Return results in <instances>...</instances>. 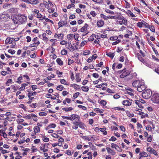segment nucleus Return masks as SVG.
Listing matches in <instances>:
<instances>
[{
    "label": "nucleus",
    "mask_w": 159,
    "mask_h": 159,
    "mask_svg": "<svg viewBox=\"0 0 159 159\" xmlns=\"http://www.w3.org/2000/svg\"><path fill=\"white\" fill-rule=\"evenodd\" d=\"M67 48H68L70 51L72 52L75 50L74 46H72L71 43H69L66 46Z\"/></svg>",
    "instance_id": "obj_20"
},
{
    "label": "nucleus",
    "mask_w": 159,
    "mask_h": 159,
    "mask_svg": "<svg viewBox=\"0 0 159 159\" xmlns=\"http://www.w3.org/2000/svg\"><path fill=\"white\" fill-rule=\"evenodd\" d=\"M22 151L24 152L22 153V155L23 156H24L27 154V152L30 151V149L28 148H24L22 149Z\"/></svg>",
    "instance_id": "obj_31"
},
{
    "label": "nucleus",
    "mask_w": 159,
    "mask_h": 159,
    "mask_svg": "<svg viewBox=\"0 0 159 159\" xmlns=\"http://www.w3.org/2000/svg\"><path fill=\"white\" fill-rule=\"evenodd\" d=\"M106 128H100V130L103 133V135H106L107 134V132L106 131Z\"/></svg>",
    "instance_id": "obj_34"
},
{
    "label": "nucleus",
    "mask_w": 159,
    "mask_h": 159,
    "mask_svg": "<svg viewBox=\"0 0 159 159\" xmlns=\"http://www.w3.org/2000/svg\"><path fill=\"white\" fill-rule=\"evenodd\" d=\"M49 145L48 143H45L43 144H42L41 146L39 147L40 150L43 152H48V146Z\"/></svg>",
    "instance_id": "obj_5"
},
{
    "label": "nucleus",
    "mask_w": 159,
    "mask_h": 159,
    "mask_svg": "<svg viewBox=\"0 0 159 159\" xmlns=\"http://www.w3.org/2000/svg\"><path fill=\"white\" fill-rule=\"evenodd\" d=\"M27 20V16L23 14L15 15L13 17V21L16 24H23Z\"/></svg>",
    "instance_id": "obj_1"
},
{
    "label": "nucleus",
    "mask_w": 159,
    "mask_h": 159,
    "mask_svg": "<svg viewBox=\"0 0 159 159\" xmlns=\"http://www.w3.org/2000/svg\"><path fill=\"white\" fill-rule=\"evenodd\" d=\"M79 126L82 129H84L85 128L84 124L81 122H79Z\"/></svg>",
    "instance_id": "obj_51"
},
{
    "label": "nucleus",
    "mask_w": 159,
    "mask_h": 159,
    "mask_svg": "<svg viewBox=\"0 0 159 159\" xmlns=\"http://www.w3.org/2000/svg\"><path fill=\"white\" fill-rule=\"evenodd\" d=\"M90 14L93 17L96 16L97 15V13L95 11H90Z\"/></svg>",
    "instance_id": "obj_54"
},
{
    "label": "nucleus",
    "mask_w": 159,
    "mask_h": 159,
    "mask_svg": "<svg viewBox=\"0 0 159 159\" xmlns=\"http://www.w3.org/2000/svg\"><path fill=\"white\" fill-rule=\"evenodd\" d=\"M105 11L106 12L111 15H114L115 14V13L113 11H111L108 9H106L105 10Z\"/></svg>",
    "instance_id": "obj_49"
},
{
    "label": "nucleus",
    "mask_w": 159,
    "mask_h": 159,
    "mask_svg": "<svg viewBox=\"0 0 159 159\" xmlns=\"http://www.w3.org/2000/svg\"><path fill=\"white\" fill-rule=\"evenodd\" d=\"M27 91L28 92L27 94L28 97H31L32 96H35L37 94V93L36 92L34 91L32 92L31 91H29L28 90Z\"/></svg>",
    "instance_id": "obj_27"
},
{
    "label": "nucleus",
    "mask_w": 159,
    "mask_h": 159,
    "mask_svg": "<svg viewBox=\"0 0 159 159\" xmlns=\"http://www.w3.org/2000/svg\"><path fill=\"white\" fill-rule=\"evenodd\" d=\"M88 27V25L87 24H85L84 25V26L81 28L80 31L81 32L86 33V34H83V36H84L88 33L86 32L87 30Z\"/></svg>",
    "instance_id": "obj_17"
},
{
    "label": "nucleus",
    "mask_w": 159,
    "mask_h": 159,
    "mask_svg": "<svg viewBox=\"0 0 159 159\" xmlns=\"http://www.w3.org/2000/svg\"><path fill=\"white\" fill-rule=\"evenodd\" d=\"M111 147L112 148H115L117 151L121 152L122 151L121 149L119 147V146L114 143L111 144Z\"/></svg>",
    "instance_id": "obj_19"
},
{
    "label": "nucleus",
    "mask_w": 159,
    "mask_h": 159,
    "mask_svg": "<svg viewBox=\"0 0 159 159\" xmlns=\"http://www.w3.org/2000/svg\"><path fill=\"white\" fill-rule=\"evenodd\" d=\"M127 93L128 94L131 96L133 95V93H132L133 89L130 88H127L126 89Z\"/></svg>",
    "instance_id": "obj_29"
},
{
    "label": "nucleus",
    "mask_w": 159,
    "mask_h": 159,
    "mask_svg": "<svg viewBox=\"0 0 159 159\" xmlns=\"http://www.w3.org/2000/svg\"><path fill=\"white\" fill-rule=\"evenodd\" d=\"M121 74L120 75V77L121 78H124L127 75H128L130 73L129 71L127 70L125 68L121 71Z\"/></svg>",
    "instance_id": "obj_8"
},
{
    "label": "nucleus",
    "mask_w": 159,
    "mask_h": 159,
    "mask_svg": "<svg viewBox=\"0 0 159 159\" xmlns=\"http://www.w3.org/2000/svg\"><path fill=\"white\" fill-rule=\"evenodd\" d=\"M67 37L68 40H71L73 39L74 35L73 34H69L67 35Z\"/></svg>",
    "instance_id": "obj_44"
},
{
    "label": "nucleus",
    "mask_w": 159,
    "mask_h": 159,
    "mask_svg": "<svg viewBox=\"0 0 159 159\" xmlns=\"http://www.w3.org/2000/svg\"><path fill=\"white\" fill-rule=\"evenodd\" d=\"M54 8L52 7H50L48 8V11L49 13H52L54 11Z\"/></svg>",
    "instance_id": "obj_56"
},
{
    "label": "nucleus",
    "mask_w": 159,
    "mask_h": 159,
    "mask_svg": "<svg viewBox=\"0 0 159 159\" xmlns=\"http://www.w3.org/2000/svg\"><path fill=\"white\" fill-rule=\"evenodd\" d=\"M56 62L60 66H62L63 64V61L60 58H57L56 60Z\"/></svg>",
    "instance_id": "obj_30"
},
{
    "label": "nucleus",
    "mask_w": 159,
    "mask_h": 159,
    "mask_svg": "<svg viewBox=\"0 0 159 159\" xmlns=\"http://www.w3.org/2000/svg\"><path fill=\"white\" fill-rule=\"evenodd\" d=\"M142 82L139 80H135L132 83V85L135 88H137L139 87V85L142 84Z\"/></svg>",
    "instance_id": "obj_11"
},
{
    "label": "nucleus",
    "mask_w": 159,
    "mask_h": 159,
    "mask_svg": "<svg viewBox=\"0 0 159 159\" xmlns=\"http://www.w3.org/2000/svg\"><path fill=\"white\" fill-rule=\"evenodd\" d=\"M19 107L20 108L23 109L25 111H26L27 109L26 107L24 104H21L20 105Z\"/></svg>",
    "instance_id": "obj_57"
},
{
    "label": "nucleus",
    "mask_w": 159,
    "mask_h": 159,
    "mask_svg": "<svg viewBox=\"0 0 159 159\" xmlns=\"http://www.w3.org/2000/svg\"><path fill=\"white\" fill-rule=\"evenodd\" d=\"M122 16L120 14H118L117 15H116L115 16H113V19H118V20L120 19H121V16Z\"/></svg>",
    "instance_id": "obj_43"
},
{
    "label": "nucleus",
    "mask_w": 159,
    "mask_h": 159,
    "mask_svg": "<svg viewBox=\"0 0 159 159\" xmlns=\"http://www.w3.org/2000/svg\"><path fill=\"white\" fill-rule=\"evenodd\" d=\"M143 26L146 28H148V24L143 20L142 21Z\"/></svg>",
    "instance_id": "obj_55"
},
{
    "label": "nucleus",
    "mask_w": 159,
    "mask_h": 159,
    "mask_svg": "<svg viewBox=\"0 0 159 159\" xmlns=\"http://www.w3.org/2000/svg\"><path fill=\"white\" fill-rule=\"evenodd\" d=\"M62 110L65 111L66 112H67L72 110H73V108L71 107H69L67 108L64 107L62 108Z\"/></svg>",
    "instance_id": "obj_38"
},
{
    "label": "nucleus",
    "mask_w": 159,
    "mask_h": 159,
    "mask_svg": "<svg viewBox=\"0 0 159 159\" xmlns=\"http://www.w3.org/2000/svg\"><path fill=\"white\" fill-rule=\"evenodd\" d=\"M94 111L96 112L97 113H102L104 111L103 109H101L99 108H96L94 109Z\"/></svg>",
    "instance_id": "obj_39"
},
{
    "label": "nucleus",
    "mask_w": 159,
    "mask_h": 159,
    "mask_svg": "<svg viewBox=\"0 0 159 159\" xmlns=\"http://www.w3.org/2000/svg\"><path fill=\"white\" fill-rule=\"evenodd\" d=\"M22 80V76L19 77L17 79V81L16 82L19 84H20L21 83V80Z\"/></svg>",
    "instance_id": "obj_52"
},
{
    "label": "nucleus",
    "mask_w": 159,
    "mask_h": 159,
    "mask_svg": "<svg viewBox=\"0 0 159 159\" xmlns=\"http://www.w3.org/2000/svg\"><path fill=\"white\" fill-rule=\"evenodd\" d=\"M121 19H119V20H120L119 21V24L120 25L124 24L125 25H126L127 23V19L123 17L122 16H121Z\"/></svg>",
    "instance_id": "obj_15"
},
{
    "label": "nucleus",
    "mask_w": 159,
    "mask_h": 159,
    "mask_svg": "<svg viewBox=\"0 0 159 159\" xmlns=\"http://www.w3.org/2000/svg\"><path fill=\"white\" fill-rule=\"evenodd\" d=\"M126 14L129 17H135V15L130 10H128L126 12Z\"/></svg>",
    "instance_id": "obj_23"
},
{
    "label": "nucleus",
    "mask_w": 159,
    "mask_h": 159,
    "mask_svg": "<svg viewBox=\"0 0 159 159\" xmlns=\"http://www.w3.org/2000/svg\"><path fill=\"white\" fill-rule=\"evenodd\" d=\"M11 5V4H5L3 5L2 7L4 9H7L9 8L10 7V6Z\"/></svg>",
    "instance_id": "obj_42"
},
{
    "label": "nucleus",
    "mask_w": 159,
    "mask_h": 159,
    "mask_svg": "<svg viewBox=\"0 0 159 159\" xmlns=\"http://www.w3.org/2000/svg\"><path fill=\"white\" fill-rule=\"evenodd\" d=\"M100 103L103 106H105L107 104V102L106 101L104 100H102L100 101Z\"/></svg>",
    "instance_id": "obj_62"
},
{
    "label": "nucleus",
    "mask_w": 159,
    "mask_h": 159,
    "mask_svg": "<svg viewBox=\"0 0 159 159\" xmlns=\"http://www.w3.org/2000/svg\"><path fill=\"white\" fill-rule=\"evenodd\" d=\"M56 126V125L55 124H51L49 125L47 127V129L49 128H54Z\"/></svg>",
    "instance_id": "obj_46"
},
{
    "label": "nucleus",
    "mask_w": 159,
    "mask_h": 159,
    "mask_svg": "<svg viewBox=\"0 0 159 159\" xmlns=\"http://www.w3.org/2000/svg\"><path fill=\"white\" fill-rule=\"evenodd\" d=\"M106 55L108 57H110L111 59H113L115 56L114 53H111V52H109L107 53Z\"/></svg>",
    "instance_id": "obj_47"
},
{
    "label": "nucleus",
    "mask_w": 159,
    "mask_h": 159,
    "mask_svg": "<svg viewBox=\"0 0 159 159\" xmlns=\"http://www.w3.org/2000/svg\"><path fill=\"white\" fill-rule=\"evenodd\" d=\"M153 149L152 148H151L150 147L147 148V151L149 152L151 154V153L152 152V151H153Z\"/></svg>",
    "instance_id": "obj_60"
},
{
    "label": "nucleus",
    "mask_w": 159,
    "mask_h": 159,
    "mask_svg": "<svg viewBox=\"0 0 159 159\" xmlns=\"http://www.w3.org/2000/svg\"><path fill=\"white\" fill-rule=\"evenodd\" d=\"M146 88V87L144 83L142 82V84H141L137 88V90L139 92H142L145 90Z\"/></svg>",
    "instance_id": "obj_10"
},
{
    "label": "nucleus",
    "mask_w": 159,
    "mask_h": 159,
    "mask_svg": "<svg viewBox=\"0 0 159 159\" xmlns=\"http://www.w3.org/2000/svg\"><path fill=\"white\" fill-rule=\"evenodd\" d=\"M34 131L36 133H38L40 132V128L38 126H34Z\"/></svg>",
    "instance_id": "obj_37"
},
{
    "label": "nucleus",
    "mask_w": 159,
    "mask_h": 159,
    "mask_svg": "<svg viewBox=\"0 0 159 159\" xmlns=\"http://www.w3.org/2000/svg\"><path fill=\"white\" fill-rule=\"evenodd\" d=\"M101 17L104 20H107V16H105L103 14H100Z\"/></svg>",
    "instance_id": "obj_64"
},
{
    "label": "nucleus",
    "mask_w": 159,
    "mask_h": 159,
    "mask_svg": "<svg viewBox=\"0 0 159 159\" xmlns=\"http://www.w3.org/2000/svg\"><path fill=\"white\" fill-rule=\"evenodd\" d=\"M32 42H34L30 45V47H37L40 44V42L38 40V38L37 37H35L32 39Z\"/></svg>",
    "instance_id": "obj_4"
},
{
    "label": "nucleus",
    "mask_w": 159,
    "mask_h": 159,
    "mask_svg": "<svg viewBox=\"0 0 159 159\" xmlns=\"http://www.w3.org/2000/svg\"><path fill=\"white\" fill-rule=\"evenodd\" d=\"M89 50H86L83 52L84 55L86 56L89 55Z\"/></svg>",
    "instance_id": "obj_58"
},
{
    "label": "nucleus",
    "mask_w": 159,
    "mask_h": 159,
    "mask_svg": "<svg viewBox=\"0 0 159 159\" xmlns=\"http://www.w3.org/2000/svg\"><path fill=\"white\" fill-rule=\"evenodd\" d=\"M71 117L72 120H79L80 119V117L76 114H73L71 115Z\"/></svg>",
    "instance_id": "obj_21"
},
{
    "label": "nucleus",
    "mask_w": 159,
    "mask_h": 159,
    "mask_svg": "<svg viewBox=\"0 0 159 159\" xmlns=\"http://www.w3.org/2000/svg\"><path fill=\"white\" fill-rule=\"evenodd\" d=\"M148 156V154L146 152H140L139 154V159L141 158L142 157H146Z\"/></svg>",
    "instance_id": "obj_24"
},
{
    "label": "nucleus",
    "mask_w": 159,
    "mask_h": 159,
    "mask_svg": "<svg viewBox=\"0 0 159 159\" xmlns=\"http://www.w3.org/2000/svg\"><path fill=\"white\" fill-rule=\"evenodd\" d=\"M70 86L73 87L75 90L79 89L80 88L79 85L75 84H71Z\"/></svg>",
    "instance_id": "obj_28"
},
{
    "label": "nucleus",
    "mask_w": 159,
    "mask_h": 159,
    "mask_svg": "<svg viewBox=\"0 0 159 159\" xmlns=\"http://www.w3.org/2000/svg\"><path fill=\"white\" fill-rule=\"evenodd\" d=\"M28 85L27 84L24 83L21 84V86L19 88V90L20 91H23L25 89V87Z\"/></svg>",
    "instance_id": "obj_32"
},
{
    "label": "nucleus",
    "mask_w": 159,
    "mask_h": 159,
    "mask_svg": "<svg viewBox=\"0 0 159 159\" xmlns=\"http://www.w3.org/2000/svg\"><path fill=\"white\" fill-rule=\"evenodd\" d=\"M97 24L98 27H101L104 25V22L102 20H98L97 21Z\"/></svg>",
    "instance_id": "obj_18"
},
{
    "label": "nucleus",
    "mask_w": 159,
    "mask_h": 159,
    "mask_svg": "<svg viewBox=\"0 0 159 159\" xmlns=\"http://www.w3.org/2000/svg\"><path fill=\"white\" fill-rule=\"evenodd\" d=\"M149 29L152 32H154L155 31V28L154 26L152 25H151V26H149Z\"/></svg>",
    "instance_id": "obj_63"
},
{
    "label": "nucleus",
    "mask_w": 159,
    "mask_h": 159,
    "mask_svg": "<svg viewBox=\"0 0 159 159\" xmlns=\"http://www.w3.org/2000/svg\"><path fill=\"white\" fill-rule=\"evenodd\" d=\"M73 125H72V129H77L79 126V122L77 121H75L73 123Z\"/></svg>",
    "instance_id": "obj_22"
},
{
    "label": "nucleus",
    "mask_w": 159,
    "mask_h": 159,
    "mask_svg": "<svg viewBox=\"0 0 159 159\" xmlns=\"http://www.w3.org/2000/svg\"><path fill=\"white\" fill-rule=\"evenodd\" d=\"M64 89L63 86L61 85H59L57 86V89L59 91H62Z\"/></svg>",
    "instance_id": "obj_45"
},
{
    "label": "nucleus",
    "mask_w": 159,
    "mask_h": 159,
    "mask_svg": "<svg viewBox=\"0 0 159 159\" xmlns=\"http://www.w3.org/2000/svg\"><path fill=\"white\" fill-rule=\"evenodd\" d=\"M44 19L45 20L46 22H49L52 23L53 25L54 24L52 20L48 19V18L44 17Z\"/></svg>",
    "instance_id": "obj_50"
},
{
    "label": "nucleus",
    "mask_w": 159,
    "mask_h": 159,
    "mask_svg": "<svg viewBox=\"0 0 159 159\" xmlns=\"http://www.w3.org/2000/svg\"><path fill=\"white\" fill-rule=\"evenodd\" d=\"M122 104L125 106H129L131 105V102L127 100H125L123 101Z\"/></svg>",
    "instance_id": "obj_26"
},
{
    "label": "nucleus",
    "mask_w": 159,
    "mask_h": 159,
    "mask_svg": "<svg viewBox=\"0 0 159 159\" xmlns=\"http://www.w3.org/2000/svg\"><path fill=\"white\" fill-rule=\"evenodd\" d=\"M64 34H63L55 33L54 37L55 38H57L59 40H61L64 38Z\"/></svg>",
    "instance_id": "obj_9"
},
{
    "label": "nucleus",
    "mask_w": 159,
    "mask_h": 159,
    "mask_svg": "<svg viewBox=\"0 0 159 159\" xmlns=\"http://www.w3.org/2000/svg\"><path fill=\"white\" fill-rule=\"evenodd\" d=\"M39 11L36 9H34L33 12H34L35 14H36L37 15L36 16V17L38 18H39L40 20H43L45 16L42 17V15L41 13H39Z\"/></svg>",
    "instance_id": "obj_7"
},
{
    "label": "nucleus",
    "mask_w": 159,
    "mask_h": 159,
    "mask_svg": "<svg viewBox=\"0 0 159 159\" xmlns=\"http://www.w3.org/2000/svg\"><path fill=\"white\" fill-rule=\"evenodd\" d=\"M76 81L77 82H80L81 80L79 76V74H76L75 75Z\"/></svg>",
    "instance_id": "obj_40"
},
{
    "label": "nucleus",
    "mask_w": 159,
    "mask_h": 159,
    "mask_svg": "<svg viewBox=\"0 0 159 159\" xmlns=\"http://www.w3.org/2000/svg\"><path fill=\"white\" fill-rule=\"evenodd\" d=\"M15 40L14 38L10 37H7L6 38L5 41V44H8L11 43H12L13 41Z\"/></svg>",
    "instance_id": "obj_16"
},
{
    "label": "nucleus",
    "mask_w": 159,
    "mask_h": 159,
    "mask_svg": "<svg viewBox=\"0 0 159 159\" xmlns=\"http://www.w3.org/2000/svg\"><path fill=\"white\" fill-rule=\"evenodd\" d=\"M60 82L62 84H64L66 85H69V84L66 82V80L64 79H60Z\"/></svg>",
    "instance_id": "obj_33"
},
{
    "label": "nucleus",
    "mask_w": 159,
    "mask_h": 159,
    "mask_svg": "<svg viewBox=\"0 0 159 159\" xmlns=\"http://www.w3.org/2000/svg\"><path fill=\"white\" fill-rule=\"evenodd\" d=\"M152 102L156 103H159V94H154L152 95Z\"/></svg>",
    "instance_id": "obj_6"
},
{
    "label": "nucleus",
    "mask_w": 159,
    "mask_h": 159,
    "mask_svg": "<svg viewBox=\"0 0 159 159\" xmlns=\"http://www.w3.org/2000/svg\"><path fill=\"white\" fill-rule=\"evenodd\" d=\"M42 36L43 37L42 39L44 41H47L48 40V37H46V34L45 33H43L42 34Z\"/></svg>",
    "instance_id": "obj_36"
},
{
    "label": "nucleus",
    "mask_w": 159,
    "mask_h": 159,
    "mask_svg": "<svg viewBox=\"0 0 159 159\" xmlns=\"http://www.w3.org/2000/svg\"><path fill=\"white\" fill-rule=\"evenodd\" d=\"M22 1L25 2L27 3L32 4H35L38 3V1L37 0H21Z\"/></svg>",
    "instance_id": "obj_13"
},
{
    "label": "nucleus",
    "mask_w": 159,
    "mask_h": 159,
    "mask_svg": "<svg viewBox=\"0 0 159 159\" xmlns=\"http://www.w3.org/2000/svg\"><path fill=\"white\" fill-rule=\"evenodd\" d=\"M8 11L10 13H14L16 11V9L15 8H11L10 9H9L8 10Z\"/></svg>",
    "instance_id": "obj_48"
},
{
    "label": "nucleus",
    "mask_w": 159,
    "mask_h": 159,
    "mask_svg": "<svg viewBox=\"0 0 159 159\" xmlns=\"http://www.w3.org/2000/svg\"><path fill=\"white\" fill-rule=\"evenodd\" d=\"M58 28L62 27L67 24V22L66 20L65 21L60 20L58 23Z\"/></svg>",
    "instance_id": "obj_14"
},
{
    "label": "nucleus",
    "mask_w": 159,
    "mask_h": 159,
    "mask_svg": "<svg viewBox=\"0 0 159 159\" xmlns=\"http://www.w3.org/2000/svg\"><path fill=\"white\" fill-rule=\"evenodd\" d=\"M152 92L149 89H147L143 92L142 93V96L145 99H148L152 96Z\"/></svg>",
    "instance_id": "obj_3"
},
{
    "label": "nucleus",
    "mask_w": 159,
    "mask_h": 159,
    "mask_svg": "<svg viewBox=\"0 0 159 159\" xmlns=\"http://www.w3.org/2000/svg\"><path fill=\"white\" fill-rule=\"evenodd\" d=\"M81 89L83 91L85 92H88L89 89V87L86 86H82L81 87Z\"/></svg>",
    "instance_id": "obj_35"
},
{
    "label": "nucleus",
    "mask_w": 159,
    "mask_h": 159,
    "mask_svg": "<svg viewBox=\"0 0 159 159\" xmlns=\"http://www.w3.org/2000/svg\"><path fill=\"white\" fill-rule=\"evenodd\" d=\"M139 52H134L135 57H137L140 61L148 67H150L151 65L143 58V57H145L146 56L145 53L141 50H139Z\"/></svg>",
    "instance_id": "obj_2"
},
{
    "label": "nucleus",
    "mask_w": 159,
    "mask_h": 159,
    "mask_svg": "<svg viewBox=\"0 0 159 159\" xmlns=\"http://www.w3.org/2000/svg\"><path fill=\"white\" fill-rule=\"evenodd\" d=\"M61 53L62 55H66L67 53V51L66 50L64 49L61 51Z\"/></svg>",
    "instance_id": "obj_53"
},
{
    "label": "nucleus",
    "mask_w": 159,
    "mask_h": 159,
    "mask_svg": "<svg viewBox=\"0 0 159 159\" xmlns=\"http://www.w3.org/2000/svg\"><path fill=\"white\" fill-rule=\"evenodd\" d=\"M9 16L8 14H2L0 15V20L2 21H7Z\"/></svg>",
    "instance_id": "obj_12"
},
{
    "label": "nucleus",
    "mask_w": 159,
    "mask_h": 159,
    "mask_svg": "<svg viewBox=\"0 0 159 159\" xmlns=\"http://www.w3.org/2000/svg\"><path fill=\"white\" fill-rule=\"evenodd\" d=\"M8 52L13 55L15 53L16 51L14 50L10 49L8 50Z\"/></svg>",
    "instance_id": "obj_61"
},
{
    "label": "nucleus",
    "mask_w": 159,
    "mask_h": 159,
    "mask_svg": "<svg viewBox=\"0 0 159 159\" xmlns=\"http://www.w3.org/2000/svg\"><path fill=\"white\" fill-rule=\"evenodd\" d=\"M75 6V5L74 4L71 3L70 4L68 5L67 7L66 8L68 9H70L71 7H74Z\"/></svg>",
    "instance_id": "obj_59"
},
{
    "label": "nucleus",
    "mask_w": 159,
    "mask_h": 159,
    "mask_svg": "<svg viewBox=\"0 0 159 159\" xmlns=\"http://www.w3.org/2000/svg\"><path fill=\"white\" fill-rule=\"evenodd\" d=\"M106 149L107 151V152L109 153H111L112 155H114L116 154V152L109 147H107Z\"/></svg>",
    "instance_id": "obj_25"
},
{
    "label": "nucleus",
    "mask_w": 159,
    "mask_h": 159,
    "mask_svg": "<svg viewBox=\"0 0 159 159\" xmlns=\"http://www.w3.org/2000/svg\"><path fill=\"white\" fill-rule=\"evenodd\" d=\"M112 109L115 110L121 111H125V109L124 108H121L119 107H114Z\"/></svg>",
    "instance_id": "obj_41"
}]
</instances>
